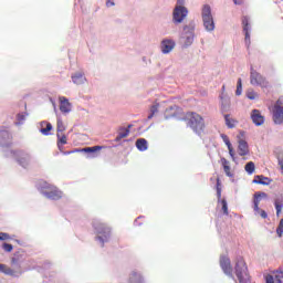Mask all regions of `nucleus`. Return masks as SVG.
Returning <instances> with one entry per match:
<instances>
[{
    "label": "nucleus",
    "instance_id": "obj_26",
    "mask_svg": "<svg viewBox=\"0 0 283 283\" xmlns=\"http://www.w3.org/2000/svg\"><path fill=\"white\" fill-rule=\"evenodd\" d=\"M182 41H184V45L186 48H189V45H191V43H193V31L189 32V33H186L184 36H182Z\"/></svg>",
    "mask_w": 283,
    "mask_h": 283
},
{
    "label": "nucleus",
    "instance_id": "obj_29",
    "mask_svg": "<svg viewBox=\"0 0 283 283\" xmlns=\"http://www.w3.org/2000/svg\"><path fill=\"white\" fill-rule=\"evenodd\" d=\"M160 107V104L156 103L150 106V114L148 115V120H151L156 114H158V108Z\"/></svg>",
    "mask_w": 283,
    "mask_h": 283
},
{
    "label": "nucleus",
    "instance_id": "obj_5",
    "mask_svg": "<svg viewBox=\"0 0 283 283\" xmlns=\"http://www.w3.org/2000/svg\"><path fill=\"white\" fill-rule=\"evenodd\" d=\"M262 198H269V195L266 192H255L254 199H253V211L255 216H261L263 220H266L269 218V214L266 211L260 209V202H262Z\"/></svg>",
    "mask_w": 283,
    "mask_h": 283
},
{
    "label": "nucleus",
    "instance_id": "obj_16",
    "mask_svg": "<svg viewBox=\"0 0 283 283\" xmlns=\"http://www.w3.org/2000/svg\"><path fill=\"white\" fill-rule=\"evenodd\" d=\"M224 118V123H226V127H228V129H235V127H238V119L231 117V114H224L223 115Z\"/></svg>",
    "mask_w": 283,
    "mask_h": 283
},
{
    "label": "nucleus",
    "instance_id": "obj_45",
    "mask_svg": "<svg viewBox=\"0 0 283 283\" xmlns=\"http://www.w3.org/2000/svg\"><path fill=\"white\" fill-rule=\"evenodd\" d=\"M234 6H242L244 3V0H232Z\"/></svg>",
    "mask_w": 283,
    "mask_h": 283
},
{
    "label": "nucleus",
    "instance_id": "obj_18",
    "mask_svg": "<svg viewBox=\"0 0 283 283\" xmlns=\"http://www.w3.org/2000/svg\"><path fill=\"white\" fill-rule=\"evenodd\" d=\"M176 43L171 40H164L161 42V52L164 54H169V52H171L175 48Z\"/></svg>",
    "mask_w": 283,
    "mask_h": 283
},
{
    "label": "nucleus",
    "instance_id": "obj_2",
    "mask_svg": "<svg viewBox=\"0 0 283 283\" xmlns=\"http://www.w3.org/2000/svg\"><path fill=\"white\" fill-rule=\"evenodd\" d=\"M93 228L97 233L96 240H99L103 244L109 240V237L112 235V228L107 226V223L101 221V220H94L93 221Z\"/></svg>",
    "mask_w": 283,
    "mask_h": 283
},
{
    "label": "nucleus",
    "instance_id": "obj_6",
    "mask_svg": "<svg viewBox=\"0 0 283 283\" xmlns=\"http://www.w3.org/2000/svg\"><path fill=\"white\" fill-rule=\"evenodd\" d=\"M272 116L275 125H282L283 123V96H281L272 111Z\"/></svg>",
    "mask_w": 283,
    "mask_h": 283
},
{
    "label": "nucleus",
    "instance_id": "obj_36",
    "mask_svg": "<svg viewBox=\"0 0 283 283\" xmlns=\"http://www.w3.org/2000/svg\"><path fill=\"white\" fill-rule=\"evenodd\" d=\"M57 140L61 145H67V136L61 135V133H57Z\"/></svg>",
    "mask_w": 283,
    "mask_h": 283
},
{
    "label": "nucleus",
    "instance_id": "obj_15",
    "mask_svg": "<svg viewBox=\"0 0 283 283\" xmlns=\"http://www.w3.org/2000/svg\"><path fill=\"white\" fill-rule=\"evenodd\" d=\"M265 283H283V272H275L274 275H266Z\"/></svg>",
    "mask_w": 283,
    "mask_h": 283
},
{
    "label": "nucleus",
    "instance_id": "obj_43",
    "mask_svg": "<svg viewBox=\"0 0 283 283\" xmlns=\"http://www.w3.org/2000/svg\"><path fill=\"white\" fill-rule=\"evenodd\" d=\"M0 240L1 241H7V240H12V237H10L8 233L6 232H0Z\"/></svg>",
    "mask_w": 283,
    "mask_h": 283
},
{
    "label": "nucleus",
    "instance_id": "obj_41",
    "mask_svg": "<svg viewBox=\"0 0 283 283\" xmlns=\"http://www.w3.org/2000/svg\"><path fill=\"white\" fill-rule=\"evenodd\" d=\"M247 96L250 101H255V97L258 96V93L253 92V91H249L247 93Z\"/></svg>",
    "mask_w": 283,
    "mask_h": 283
},
{
    "label": "nucleus",
    "instance_id": "obj_47",
    "mask_svg": "<svg viewBox=\"0 0 283 283\" xmlns=\"http://www.w3.org/2000/svg\"><path fill=\"white\" fill-rule=\"evenodd\" d=\"M18 120H25V115H23V114H19L18 115Z\"/></svg>",
    "mask_w": 283,
    "mask_h": 283
},
{
    "label": "nucleus",
    "instance_id": "obj_48",
    "mask_svg": "<svg viewBox=\"0 0 283 283\" xmlns=\"http://www.w3.org/2000/svg\"><path fill=\"white\" fill-rule=\"evenodd\" d=\"M106 6H107V8H112V6H114V1L108 0V1L106 2Z\"/></svg>",
    "mask_w": 283,
    "mask_h": 283
},
{
    "label": "nucleus",
    "instance_id": "obj_27",
    "mask_svg": "<svg viewBox=\"0 0 283 283\" xmlns=\"http://www.w3.org/2000/svg\"><path fill=\"white\" fill-rule=\"evenodd\" d=\"M72 81L75 85H83L85 83V75L77 73L72 76Z\"/></svg>",
    "mask_w": 283,
    "mask_h": 283
},
{
    "label": "nucleus",
    "instance_id": "obj_28",
    "mask_svg": "<svg viewBox=\"0 0 283 283\" xmlns=\"http://www.w3.org/2000/svg\"><path fill=\"white\" fill-rule=\"evenodd\" d=\"M129 136V129L128 128H120L118 132V135L116 137V140H123V138H127Z\"/></svg>",
    "mask_w": 283,
    "mask_h": 283
},
{
    "label": "nucleus",
    "instance_id": "obj_37",
    "mask_svg": "<svg viewBox=\"0 0 283 283\" xmlns=\"http://www.w3.org/2000/svg\"><path fill=\"white\" fill-rule=\"evenodd\" d=\"M276 234L279 235V238H282L283 235V219L280 220V223L276 228Z\"/></svg>",
    "mask_w": 283,
    "mask_h": 283
},
{
    "label": "nucleus",
    "instance_id": "obj_44",
    "mask_svg": "<svg viewBox=\"0 0 283 283\" xmlns=\"http://www.w3.org/2000/svg\"><path fill=\"white\" fill-rule=\"evenodd\" d=\"M229 155L231 156L232 160H235V153L233 151V146H228Z\"/></svg>",
    "mask_w": 283,
    "mask_h": 283
},
{
    "label": "nucleus",
    "instance_id": "obj_50",
    "mask_svg": "<svg viewBox=\"0 0 283 283\" xmlns=\"http://www.w3.org/2000/svg\"><path fill=\"white\" fill-rule=\"evenodd\" d=\"M11 264H17V259L13 258V259L11 260Z\"/></svg>",
    "mask_w": 283,
    "mask_h": 283
},
{
    "label": "nucleus",
    "instance_id": "obj_35",
    "mask_svg": "<svg viewBox=\"0 0 283 283\" xmlns=\"http://www.w3.org/2000/svg\"><path fill=\"white\" fill-rule=\"evenodd\" d=\"M221 209L224 213V216H229V206L227 205V199H222L221 201Z\"/></svg>",
    "mask_w": 283,
    "mask_h": 283
},
{
    "label": "nucleus",
    "instance_id": "obj_40",
    "mask_svg": "<svg viewBox=\"0 0 283 283\" xmlns=\"http://www.w3.org/2000/svg\"><path fill=\"white\" fill-rule=\"evenodd\" d=\"M0 136H2V138H7V140H12V135L8 130L0 132Z\"/></svg>",
    "mask_w": 283,
    "mask_h": 283
},
{
    "label": "nucleus",
    "instance_id": "obj_17",
    "mask_svg": "<svg viewBox=\"0 0 283 283\" xmlns=\"http://www.w3.org/2000/svg\"><path fill=\"white\" fill-rule=\"evenodd\" d=\"M220 163L226 176H228V178H233V172H231V163L224 157L220 159Z\"/></svg>",
    "mask_w": 283,
    "mask_h": 283
},
{
    "label": "nucleus",
    "instance_id": "obj_22",
    "mask_svg": "<svg viewBox=\"0 0 283 283\" xmlns=\"http://www.w3.org/2000/svg\"><path fill=\"white\" fill-rule=\"evenodd\" d=\"M253 182L255 185H271V179L269 177H264L263 175H256Z\"/></svg>",
    "mask_w": 283,
    "mask_h": 283
},
{
    "label": "nucleus",
    "instance_id": "obj_38",
    "mask_svg": "<svg viewBox=\"0 0 283 283\" xmlns=\"http://www.w3.org/2000/svg\"><path fill=\"white\" fill-rule=\"evenodd\" d=\"M2 249L3 251H6V253H12V250L14 249V247L10 243H3Z\"/></svg>",
    "mask_w": 283,
    "mask_h": 283
},
{
    "label": "nucleus",
    "instance_id": "obj_34",
    "mask_svg": "<svg viewBox=\"0 0 283 283\" xmlns=\"http://www.w3.org/2000/svg\"><path fill=\"white\" fill-rule=\"evenodd\" d=\"M65 132V124L63 123V119H57V134H63Z\"/></svg>",
    "mask_w": 283,
    "mask_h": 283
},
{
    "label": "nucleus",
    "instance_id": "obj_19",
    "mask_svg": "<svg viewBox=\"0 0 283 283\" xmlns=\"http://www.w3.org/2000/svg\"><path fill=\"white\" fill-rule=\"evenodd\" d=\"M238 151L239 156H249V144L244 139L239 140Z\"/></svg>",
    "mask_w": 283,
    "mask_h": 283
},
{
    "label": "nucleus",
    "instance_id": "obj_24",
    "mask_svg": "<svg viewBox=\"0 0 283 283\" xmlns=\"http://www.w3.org/2000/svg\"><path fill=\"white\" fill-rule=\"evenodd\" d=\"M101 149H105V146L86 147V148H82L80 151H83L84 154H98Z\"/></svg>",
    "mask_w": 283,
    "mask_h": 283
},
{
    "label": "nucleus",
    "instance_id": "obj_32",
    "mask_svg": "<svg viewBox=\"0 0 283 283\" xmlns=\"http://www.w3.org/2000/svg\"><path fill=\"white\" fill-rule=\"evenodd\" d=\"M217 198H218V202H221L222 200V188L220 185V178L217 179Z\"/></svg>",
    "mask_w": 283,
    "mask_h": 283
},
{
    "label": "nucleus",
    "instance_id": "obj_25",
    "mask_svg": "<svg viewBox=\"0 0 283 283\" xmlns=\"http://www.w3.org/2000/svg\"><path fill=\"white\" fill-rule=\"evenodd\" d=\"M136 147L139 151H147V149H148L147 139H145V138L137 139Z\"/></svg>",
    "mask_w": 283,
    "mask_h": 283
},
{
    "label": "nucleus",
    "instance_id": "obj_4",
    "mask_svg": "<svg viewBox=\"0 0 283 283\" xmlns=\"http://www.w3.org/2000/svg\"><path fill=\"white\" fill-rule=\"evenodd\" d=\"M201 18L205 29L208 32H213V30H216V22L213 21V14H211V7L209 4L202 7Z\"/></svg>",
    "mask_w": 283,
    "mask_h": 283
},
{
    "label": "nucleus",
    "instance_id": "obj_33",
    "mask_svg": "<svg viewBox=\"0 0 283 283\" xmlns=\"http://www.w3.org/2000/svg\"><path fill=\"white\" fill-rule=\"evenodd\" d=\"M40 132H41V134H43V136H50V132H52V124L46 123V127L41 128Z\"/></svg>",
    "mask_w": 283,
    "mask_h": 283
},
{
    "label": "nucleus",
    "instance_id": "obj_7",
    "mask_svg": "<svg viewBox=\"0 0 283 283\" xmlns=\"http://www.w3.org/2000/svg\"><path fill=\"white\" fill-rule=\"evenodd\" d=\"M250 83L251 85H258L259 87H269V81L258 71L252 70L250 73Z\"/></svg>",
    "mask_w": 283,
    "mask_h": 283
},
{
    "label": "nucleus",
    "instance_id": "obj_30",
    "mask_svg": "<svg viewBox=\"0 0 283 283\" xmlns=\"http://www.w3.org/2000/svg\"><path fill=\"white\" fill-rule=\"evenodd\" d=\"M274 206L276 209V216H280V213H282V209H283V198L275 199Z\"/></svg>",
    "mask_w": 283,
    "mask_h": 283
},
{
    "label": "nucleus",
    "instance_id": "obj_21",
    "mask_svg": "<svg viewBox=\"0 0 283 283\" xmlns=\"http://www.w3.org/2000/svg\"><path fill=\"white\" fill-rule=\"evenodd\" d=\"M243 32L245 33V42L251 43V34L249 33V17L242 18Z\"/></svg>",
    "mask_w": 283,
    "mask_h": 283
},
{
    "label": "nucleus",
    "instance_id": "obj_12",
    "mask_svg": "<svg viewBox=\"0 0 283 283\" xmlns=\"http://www.w3.org/2000/svg\"><path fill=\"white\" fill-rule=\"evenodd\" d=\"M250 118L256 127H261V125L264 123V116L260 109H252Z\"/></svg>",
    "mask_w": 283,
    "mask_h": 283
},
{
    "label": "nucleus",
    "instance_id": "obj_42",
    "mask_svg": "<svg viewBox=\"0 0 283 283\" xmlns=\"http://www.w3.org/2000/svg\"><path fill=\"white\" fill-rule=\"evenodd\" d=\"M221 138H222L223 143L227 145V147L231 146V140L229 139V136L221 134Z\"/></svg>",
    "mask_w": 283,
    "mask_h": 283
},
{
    "label": "nucleus",
    "instance_id": "obj_9",
    "mask_svg": "<svg viewBox=\"0 0 283 283\" xmlns=\"http://www.w3.org/2000/svg\"><path fill=\"white\" fill-rule=\"evenodd\" d=\"M187 14H189L187 8L182 6H177L172 12L174 22L182 23V21H185V19L187 18Z\"/></svg>",
    "mask_w": 283,
    "mask_h": 283
},
{
    "label": "nucleus",
    "instance_id": "obj_51",
    "mask_svg": "<svg viewBox=\"0 0 283 283\" xmlns=\"http://www.w3.org/2000/svg\"><path fill=\"white\" fill-rule=\"evenodd\" d=\"M92 158H96V155H93Z\"/></svg>",
    "mask_w": 283,
    "mask_h": 283
},
{
    "label": "nucleus",
    "instance_id": "obj_10",
    "mask_svg": "<svg viewBox=\"0 0 283 283\" xmlns=\"http://www.w3.org/2000/svg\"><path fill=\"white\" fill-rule=\"evenodd\" d=\"M164 116L166 118V120H169V118H180V116H182V108H180V106H170L168 108H166Z\"/></svg>",
    "mask_w": 283,
    "mask_h": 283
},
{
    "label": "nucleus",
    "instance_id": "obj_11",
    "mask_svg": "<svg viewBox=\"0 0 283 283\" xmlns=\"http://www.w3.org/2000/svg\"><path fill=\"white\" fill-rule=\"evenodd\" d=\"M220 266L223 273H226V275L233 277V268L231 266V259H229L228 256H221Z\"/></svg>",
    "mask_w": 283,
    "mask_h": 283
},
{
    "label": "nucleus",
    "instance_id": "obj_31",
    "mask_svg": "<svg viewBox=\"0 0 283 283\" xmlns=\"http://www.w3.org/2000/svg\"><path fill=\"white\" fill-rule=\"evenodd\" d=\"M247 174H249V176L253 175L255 172V163L253 161H249L245 167H244Z\"/></svg>",
    "mask_w": 283,
    "mask_h": 283
},
{
    "label": "nucleus",
    "instance_id": "obj_8",
    "mask_svg": "<svg viewBox=\"0 0 283 283\" xmlns=\"http://www.w3.org/2000/svg\"><path fill=\"white\" fill-rule=\"evenodd\" d=\"M42 193L43 196H45V198H49L50 200H59V198H61V191H59V188L49 184H44V187L42 188Z\"/></svg>",
    "mask_w": 283,
    "mask_h": 283
},
{
    "label": "nucleus",
    "instance_id": "obj_23",
    "mask_svg": "<svg viewBox=\"0 0 283 283\" xmlns=\"http://www.w3.org/2000/svg\"><path fill=\"white\" fill-rule=\"evenodd\" d=\"M128 283H145L143 275L137 272H132L128 279Z\"/></svg>",
    "mask_w": 283,
    "mask_h": 283
},
{
    "label": "nucleus",
    "instance_id": "obj_13",
    "mask_svg": "<svg viewBox=\"0 0 283 283\" xmlns=\"http://www.w3.org/2000/svg\"><path fill=\"white\" fill-rule=\"evenodd\" d=\"M0 273H4V275H10L11 277H19V275H23V271H14L6 264L0 263Z\"/></svg>",
    "mask_w": 283,
    "mask_h": 283
},
{
    "label": "nucleus",
    "instance_id": "obj_14",
    "mask_svg": "<svg viewBox=\"0 0 283 283\" xmlns=\"http://www.w3.org/2000/svg\"><path fill=\"white\" fill-rule=\"evenodd\" d=\"M60 111L63 114H70V112H72V104L64 96L60 97Z\"/></svg>",
    "mask_w": 283,
    "mask_h": 283
},
{
    "label": "nucleus",
    "instance_id": "obj_20",
    "mask_svg": "<svg viewBox=\"0 0 283 283\" xmlns=\"http://www.w3.org/2000/svg\"><path fill=\"white\" fill-rule=\"evenodd\" d=\"M18 156L19 165H21L22 167H28V164L30 163V155L24 151H19Z\"/></svg>",
    "mask_w": 283,
    "mask_h": 283
},
{
    "label": "nucleus",
    "instance_id": "obj_39",
    "mask_svg": "<svg viewBox=\"0 0 283 283\" xmlns=\"http://www.w3.org/2000/svg\"><path fill=\"white\" fill-rule=\"evenodd\" d=\"M235 94L237 96H240L242 94V78L238 80Z\"/></svg>",
    "mask_w": 283,
    "mask_h": 283
},
{
    "label": "nucleus",
    "instance_id": "obj_3",
    "mask_svg": "<svg viewBox=\"0 0 283 283\" xmlns=\"http://www.w3.org/2000/svg\"><path fill=\"white\" fill-rule=\"evenodd\" d=\"M234 271L239 283H251V276H249V268H247V262L242 256L237 259Z\"/></svg>",
    "mask_w": 283,
    "mask_h": 283
},
{
    "label": "nucleus",
    "instance_id": "obj_46",
    "mask_svg": "<svg viewBox=\"0 0 283 283\" xmlns=\"http://www.w3.org/2000/svg\"><path fill=\"white\" fill-rule=\"evenodd\" d=\"M279 166H280V169L283 174V158H279Z\"/></svg>",
    "mask_w": 283,
    "mask_h": 283
},
{
    "label": "nucleus",
    "instance_id": "obj_49",
    "mask_svg": "<svg viewBox=\"0 0 283 283\" xmlns=\"http://www.w3.org/2000/svg\"><path fill=\"white\" fill-rule=\"evenodd\" d=\"M177 3H178L179 6H182V3H185V0H177Z\"/></svg>",
    "mask_w": 283,
    "mask_h": 283
},
{
    "label": "nucleus",
    "instance_id": "obj_1",
    "mask_svg": "<svg viewBox=\"0 0 283 283\" xmlns=\"http://www.w3.org/2000/svg\"><path fill=\"white\" fill-rule=\"evenodd\" d=\"M187 127H190L195 134L202 136L205 134V118L196 112H187L182 117Z\"/></svg>",
    "mask_w": 283,
    "mask_h": 283
}]
</instances>
